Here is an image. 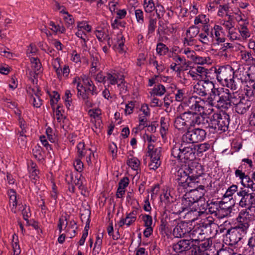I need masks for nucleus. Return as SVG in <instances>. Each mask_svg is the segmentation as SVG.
<instances>
[{"mask_svg": "<svg viewBox=\"0 0 255 255\" xmlns=\"http://www.w3.org/2000/svg\"><path fill=\"white\" fill-rule=\"evenodd\" d=\"M204 101L202 100L200 98H199V100H196V103L194 104V106L191 109V111L193 112L194 111V112L201 113L202 114L205 113L204 112Z\"/></svg>", "mask_w": 255, "mask_h": 255, "instance_id": "18", "label": "nucleus"}, {"mask_svg": "<svg viewBox=\"0 0 255 255\" xmlns=\"http://www.w3.org/2000/svg\"><path fill=\"white\" fill-rule=\"evenodd\" d=\"M31 101L32 102L34 107L39 108L42 105V100L39 97L38 94H35V96L32 95Z\"/></svg>", "mask_w": 255, "mask_h": 255, "instance_id": "37", "label": "nucleus"}, {"mask_svg": "<svg viewBox=\"0 0 255 255\" xmlns=\"http://www.w3.org/2000/svg\"><path fill=\"white\" fill-rule=\"evenodd\" d=\"M209 94V100L210 102L215 103L217 101L219 98L222 94V92H220L219 89L215 88V86H214L213 90L210 91Z\"/></svg>", "mask_w": 255, "mask_h": 255, "instance_id": "21", "label": "nucleus"}, {"mask_svg": "<svg viewBox=\"0 0 255 255\" xmlns=\"http://www.w3.org/2000/svg\"><path fill=\"white\" fill-rule=\"evenodd\" d=\"M166 92L165 87L161 84L155 85L152 91L151 95L154 96H162Z\"/></svg>", "mask_w": 255, "mask_h": 255, "instance_id": "27", "label": "nucleus"}, {"mask_svg": "<svg viewBox=\"0 0 255 255\" xmlns=\"http://www.w3.org/2000/svg\"><path fill=\"white\" fill-rule=\"evenodd\" d=\"M249 227V223L247 222H245L244 219H243V221H239V224L234 228L237 229L243 237L246 234Z\"/></svg>", "mask_w": 255, "mask_h": 255, "instance_id": "20", "label": "nucleus"}, {"mask_svg": "<svg viewBox=\"0 0 255 255\" xmlns=\"http://www.w3.org/2000/svg\"><path fill=\"white\" fill-rule=\"evenodd\" d=\"M61 12L67 14V16L64 17V19L67 24V26L70 27L74 23V19L72 15L68 14L67 11H64L63 10H61Z\"/></svg>", "mask_w": 255, "mask_h": 255, "instance_id": "41", "label": "nucleus"}, {"mask_svg": "<svg viewBox=\"0 0 255 255\" xmlns=\"http://www.w3.org/2000/svg\"><path fill=\"white\" fill-rule=\"evenodd\" d=\"M185 116L184 113L177 116L174 121V126L175 128L179 130H185L188 129V127L186 122L185 121Z\"/></svg>", "mask_w": 255, "mask_h": 255, "instance_id": "15", "label": "nucleus"}, {"mask_svg": "<svg viewBox=\"0 0 255 255\" xmlns=\"http://www.w3.org/2000/svg\"><path fill=\"white\" fill-rule=\"evenodd\" d=\"M191 225L187 222L181 221L178 223L173 230V235L176 238H181L191 231Z\"/></svg>", "mask_w": 255, "mask_h": 255, "instance_id": "8", "label": "nucleus"}, {"mask_svg": "<svg viewBox=\"0 0 255 255\" xmlns=\"http://www.w3.org/2000/svg\"><path fill=\"white\" fill-rule=\"evenodd\" d=\"M128 182L129 180L128 177L123 178L119 183V187L124 189L128 185Z\"/></svg>", "mask_w": 255, "mask_h": 255, "instance_id": "57", "label": "nucleus"}, {"mask_svg": "<svg viewBox=\"0 0 255 255\" xmlns=\"http://www.w3.org/2000/svg\"><path fill=\"white\" fill-rule=\"evenodd\" d=\"M196 100H199V97L192 96L188 98L187 100H185L184 103H185L191 110L194 104L196 103Z\"/></svg>", "mask_w": 255, "mask_h": 255, "instance_id": "43", "label": "nucleus"}, {"mask_svg": "<svg viewBox=\"0 0 255 255\" xmlns=\"http://www.w3.org/2000/svg\"><path fill=\"white\" fill-rule=\"evenodd\" d=\"M175 98L177 101L181 102L185 100V93L184 89H179L175 94Z\"/></svg>", "mask_w": 255, "mask_h": 255, "instance_id": "40", "label": "nucleus"}, {"mask_svg": "<svg viewBox=\"0 0 255 255\" xmlns=\"http://www.w3.org/2000/svg\"><path fill=\"white\" fill-rule=\"evenodd\" d=\"M210 145L209 144L204 143L198 145L197 151L199 153H202L209 149Z\"/></svg>", "mask_w": 255, "mask_h": 255, "instance_id": "49", "label": "nucleus"}, {"mask_svg": "<svg viewBox=\"0 0 255 255\" xmlns=\"http://www.w3.org/2000/svg\"><path fill=\"white\" fill-rule=\"evenodd\" d=\"M22 214L23 215V219L25 221H27V222H28V218L30 215V213L29 212V209L27 208L26 209V207L24 208L23 210H22Z\"/></svg>", "mask_w": 255, "mask_h": 255, "instance_id": "64", "label": "nucleus"}, {"mask_svg": "<svg viewBox=\"0 0 255 255\" xmlns=\"http://www.w3.org/2000/svg\"><path fill=\"white\" fill-rule=\"evenodd\" d=\"M105 34V31L103 29L97 30L95 31L96 36L100 41H103V38L104 37Z\"/></svg>", "mask_w": 255, "mask_h": 255, "instance_id": "61", "label": "nucleus"}, {"mask_svg": "<svg viewBox=\"0 0 255 255\" xmlns=\"http://www.w3.org/2000/svg\"><path fill=\"white\" fill-rule=\"evenodd\" d=\"M238 190V186L236 185H232L227 190L224 197H232L234 193Z\"/></svg>", "mask_w": 255, "mask_h": 255, "instance_id": "39", "label": "nucleus"}, {"mask_svg": "<svg viewBox=\"0 0 255 255\" xmlns=\"http://www.w3.org/2000/svg\"><path fill=\"white\" fill-rule=\"evenodd\" d=\"M10 203H13V206H15L17 205L16 192L13 190H10L9 193Z\"/></svg>", "mask_w": 255, "mask_h": 255, "instance_id": "52", "label": "nucleus"}, {"mask_svg": "<svg viewBox=\"0 0 255 255\" xmlns=\"http://www.w3.org/2000/svg\"><path fill=\"white\" fill-rule=\"evenodd\" d=\"M181 201V205L184 210H188V208L195 203L194 202V200H192V199L190 198L189 197H188L186 194L184 195Z\"/></svg>", "mask_w": 255, "mask_h": 255, "instance_id": "23", "label": "nucleus"}, {"mask_svg": "<svg viewBox=\"0 0 255 255\" xmlns=\"http://www.w3.org/2000/svg\"><path fill=\"white\" fill-rule=\"evenodd\" d=\"M82 100L85 105L88 107H92L95 104V99L90 96L88 92H83L81 95Z\"/></svg>", "mask_w": 255, "mask_h": 255, "instance_id": "19", "label": "nucleus"}, {"mask_svg": "<svg viewBox=\"0 0 255 255\" xmlns=\"http://www.w3.org/2000/svg\"><path fill=\"white\" fill-rule=\"evenodd\" d=\"M74 166L75 167V169L78 172H81L82 171V169L83 167V163L80 160H76L74 163Z\"/></svg>", "mask_w": 255, "mask_h": 255, "instance_id": "59", "label": "nucleus"}, {"mask_svg": "<svg viewBox=\"0 0 255 255\" xmlns=\"http://www.w3.org/2000/svg\"><path fill=\"white\" fill-rule=\"evenodd\" d=\"M253 181L249 175L246 174L245 177L242 179L241 183L244 187L248 188Z\"/></svg>", "mask_w": 255, "mask_h": 255, "instance_id": "44", "label": "nucleus"}, {"mask_svg": "<svg viewBox=\"0 0 255 255\" xmlns=\"http://www.w3.org/2000/svg\"><path fill=\"white\" fill-rule=\"evenodd\" d=\"M172 199V197H171L170 193L167 192L164 193L163 197L161 196V201L166 204L167 207L170 206L171 203L173 202Z\"/></svg>", "mask_w": 255, "mask_h": 255, "instance_id": "38", "label": "nucleus"}, {"mask_svg": "<svg viewBox=\"0 0 255 255\" xmlns=\"http://www.w3.org/2000/svg\"><path fill=\"white\" fill-rule=\"evenodd\" d=\"M102 244V240L99 236H98L96 238V241L95 243L93 251H97L98 252L100 250Z\"/></svg>", "mask_w": 255, "mask_h": 255, "instance_id": "54", "label": "nucleus"}, {"mask_svg": "<svg viewBox=\"0 0 255 255\" xmlns=\"http://www.w3.org/2000/svg\"><path fill=\"white\" fill-rule=\"evenodd\" d=\"M204 188V186L200 185L198 188L191 189L189 190V192L186 194L188 197L192 199V200H194V202L196 203L201 200L202 199H204L203 197L204 194L203 192Z\"/></svg>", "mask_w": 255, "mask_h": 255, "instance_id": "14", "label": "nucleus"}, {"mask_svg": "<svg viewBox=\"0 0 255 255\" xmlns=\"http://www.w3.org/2000/svg\"><path fill=\"white\" fill-rule=\"evenodd\" d=\"M156 51L160 55H164L168 51V48L165 44L159 43L157 44Z\"/></svg>", "mask_w": 255, "mask_h": 255, "instance_id": "29", "label": "nucleus"}, {"mask_svg": "<svg viewBox=\"0 0 255 255\" xmlns=\"http://www.w3.org/2000/svg\"><path fill=\"white\" fill-rule=\"evenodd\" d=\"M170 205L171 207L169 206L167 207L170 208V212H171L172 214H180L181 213L185 211L181 204L180 203H173L172 205L170 204Z\"/></svg>", "mask_w": 255, "mask_h": 255, "instance_id": "24", "label": "nucleus"}, {"mask_svg": "<svg viewBox=\"0 0 255 255\" xmlns=\"http://www.w3.org/2000/svg\"><path fill=\"white\" fill-rule=\"evenodd\" d=\"M30 61L32 64L31 67L33 70L32 74H33L34 78H36V76H37L41 68V64L39 59L37 58L32 57L30 59Z\"/></svg>", "mask_w": 255, "mask_h": 255, "instance_id": "17", "label": "nucleus"}, {"mask_svg": "<svg viewBox=\"0 0 255 255\" xmlns=\"http://www.w3.org/2000/svg\"><path fill=\"white\" fill-rule=\"evenodd\" d=\"M217 78L218 81H227L231 79L232 74L233 73L231 67L222 66L220 67L216 72Z\"/></svg>", "mask_w": 255, "mask_h": 255, "instance_id": "12", "label": "nucleus"}, {"mask_svg": "<svg viewBox=\"0 0 255 255\" xmlns=\"http://www.w3.org/2000/svg\"><path fill=\"white\" fill-rule=\"evenodd\" d=\"M230 93L222 92V94L218 99L217 106L224 109L230 108Z\"/></svg>", "mask_w": 255, "mask_h": 255, "instance_id": "16", "label": "nucleus"}, {"mask_svg": "<svg viewBox=\"0 0 255 255\" xmlns=\"http://www.w3.org/2000/svg\"><path fill=\"white\" fill-rule=\"evenodd\" d=\"M77 148L79 158L83 157L87 153V151H89L88 150H85V144L84 142H79L77 146Z\"/></svg>", "mask_w": 255, "mask_h": 255, "instance_id": "34", "label": "nucleus"}, {"mask_svg": "<svg viewBox=\"0 0 255 255\" xmlns=\"http://www.w3.org/2000/svg\"><path fill=\"white\" fill-rule=\"evenodd\" d=\"M157 20L155 18H150L148 25V34H152L156 27Z\"/></svg>", "mask_w": 255, "mask_h": 255, "instance_id": "30", "label": "nucleus"}, {"mask_svg": "<svg viewBox=\"0 0 255 255\" xmlns=\"http://www.w3.org/2000/svg\"><path fill=\"white\" fill-rule=\"evenodd\" d=\"M181 142L182 143V139ZM188 144L183 142L182 152H181V162L186 163L188 161H192L196 158V148L191 146H187Z\"/></svg>", "mask_w": 255, "mask_h": 255, "instance_id": "9", "label": "nucleus"}, {"mask_svg": "<svg viewBox=\"0 0 255 255\" xmlns=\"http://www.w3.org/2000/svg\"><path fill=\"white\" fill-rule=\"evenodd\" d=\"M195 69L197 73L199 74H201L200 75H202V79H204V76H205L206 77H207L206 74L208 73V70L207 69H205L204 67L202 66H197V68Z\"/></svg>", "mask_w": 255, "mask_h": 255, "instance_id": "58", "label": "nucleus"}, {"mask_svg": "<svg viewBox=\"0 0 255 255\" xmlns=\"http://www.w3.org/2000/svg\"><path fill=\"white\" fill-rule=\"evenodd\" d=\"M214 84L209 80L201 79L194 87L195 91L200 96H206L213 90Z\"/></svg>", "mask_w": 255, "mask_h": 255, "instance_id": "6", "label": "nucleus"}, {"mask_svg": "<svg viewBox=\"0 0 255 255\" xmlns=\"http://www.w3.org/2000/svg\"><path fill=\"white\" fill-rule=\"evenodd\" d=\"M226 237L230 240L229 244L232 246L237 245L243 238L240 233L234 228L227 230Z\"/></svg>", "mask_w": 255, "mask_h": 255, "instance_id": "11", "label": "nucleus"}, {"mask_svg": "<svg viewBox=\"0 0 255 255\" xmlns=\"http://www.w3.org/2000/svg\"><path fill=\"white\" fill-rule=\"evenodd\" d=\"M217 225L214 223L204 224L201 226H195L193 228L191 227V231L189 233L190 240H192V243H197L199 241H203L206 238L205 234L208 232L211 234L212 233V228H216Z\"/></svg>", "mask_w": 255, "mask_h": 255, "instance_id": "2", "label": "nucleus"}, {"mask_svg": "<svg viewBox=\"0 0 255 255\" xmlns=\"http://www.w3.org/2000/svg\"><path fill=\"white\" fill-rule=\"evenodd\" d=\"M247 245L251 249H254L255 248V234L252 235V236L248 240Z\"/></svg>", "mask_w": 255, "mask_h": 255, "instance_id": "62", "label": "nucleus"}, {"mask_svg": "<svg viewBox=\"0 0 255 255\" xmlns=\"http://www.w3.org/2000/svg\"><path fill=\"white\" fill-rule=\"evenodd\" d=\"M135 102L131 101L128 104L126 105L125 113L126 114H130L133 112V109L134 107Z\"/></svg>", "mask_w": 255, "mask_h": 255, "instance_id": "53", "label": "nucleus"}, {"mask_svg": "<svg viewBox=\"0 0 255 255\" xmlns=\"http://www.w3.org/2000/svg\"><path fill=\"white\" fill-rule=\"evenodd\" d=\"M252 105V102L247 97H244L236 106L235 111L237 113L243 115L249 110Z\"/></svg>", "mask_w": 255, "mask_h": 255, "instance_id": "13", "label": "nucleus"}, {"mask_svg": "<svg viewBox=\"0 0 255 255\" xmlns=\"http://www.w3.org/2000/svg\"><path fill=\"white\" fill-rule=\"evenodd\" d=\"M244 165H245L244 164H242L239 167V168L237 170H236L235 172V175L236 177H239V179L241 180L242 179L245 177L246 174L245 172H243V168L244 167Z\"/></svg>", "mask_w": 255, "mask_h": 255, "instance_id": "46", "label": "nucleus"}, {"mask_svg": "<svg viewBox=\"0 0 255 255\" xmlns=\"http://www.w3.org/2000/svg\"><path fill=\"white\" fill-rule=\"evenodd\" d=\"M190 252L191 255H204V252L200 248L198 245L194 244L193 243V247H191Z\"/></svg>", "mask_w": 255, "mask_h": 255, "instance_id": "33", "label": "nucleus"}, {"mask_svg": "<svg viewBox=\"0 0 255 255\" xmlns=\"http://www.w3.org/2000/svg\"><path fill=\"white\" fill-rule=\"evenodd\" d=\"M237 195L241 197L239 202V205L242 207L249 206L248 210L255 208V207H251V205L255 204V193H249L248 191L241 188V190L237 192Z\"/></svg>", "mask_w": 255, "mask_h": 255, "instance_id": "5", "label": "nucleus"}, {"mask_svg": "<svg viewBox=\"0 0 255 255\" xmlns=\"http://www.w3.org/2000/svg\"><path fill=\"white\" fill-rule=\"evenodd\" d=\"M188 74H189L194 80H199V81L202 79V75L197 73V72L194 70H190Z\"/></svg>", "mask_w": 255, "mask_h": 255, "instance_id": "60", "label": "nucleus"}, {"mask_svg": "<svg viewBox=\"0 0 255 255\" xmlns=\"http://www.w3.org/2000/svg\"><path fill=\"white\" fill-rule=\"evenodd\" d=\"M241 29L240 30V32L243 37L247 38L250 36L249 33L247 26L245 24L241 25Z\"/></svg>", "mask_w": 255, "mask_h": 255, "instance_id": "56", "label": "nucleus"}, {"mask_svg": "<svg viewBox=\"0 0 255 255\" xmlns=\"http://www.w3.org/2000/svg\"><path fill=\"white\" fill-rule=\"evenodd\" d=\"M243 97V96H240L238 94H235L234 93L231 94L230 93V107L233 105L235 106V108H236Z\"/></svg>", "mask_w": 255, "mask_h": 255, "instance_id": "26", "label": "nucleus"}, {"mask_svg": "<svg viewBox=\"0 0 255 255\" xmlns=\"http://www.w3.org/2000/svg\"><path fill=\"white\" fill-rule=\"evenodd\" d=\"M161 163L160 159H151V162L149 164V167L150 169L155 170L160 166Z\"/></svg>", "mask_w": 255, "mask_h": 255, "instance_id": "45", "label": "nucleus"}, {"mask_svg": "<svg viewBox=\"0 0 255 255\" xmlns=\"http://www.w3.org/2000/svg\"><path fill=\"white\" fill-rule=\"evenodd\" d=\"M78 29H81L86 30L87 32H90L91 30V27L86 22H79L77 25Z\"/></svg>", "mask_w": 255, "mask_h": 255, "instance_id": "51", "label": "nucleus"}, {"mask_svg": "<svg viewBox=\"0 0 255 255\" xmlns=\"http://www.w3.org/2000/svg\"><path fill=\"white\" fill-rule=\"evenodd\" d=\"M81 176V174L78 175V174H77V175L75 176H74L73 174H71V182L73 183V184L77 186L79 189H82L83 183L80 178Z\"/></svg>", "mask_w": 255, "mask_h": 255, "instance_id": "28", "label": "nucleus"}, {"mask_svg": "<svg viewBox=\"0 0 255 255\" xmlns=\"http://www.w3.org/2000/svg\"><path fill=\"white\" fill-rule=\"evenodd\" d=\"M144 6L146 12H151L155 9V5L153 0H148V2L146 1V0H144Z\"/></svg>", "mask_w": 255, "mask_h": 255, "instance_id": "35", "label": "nucleus"}, {"mask_svg": "<svg viewBox=\"0 0 255 255\" xmlns=\"http://www.w3.org/2000/svg\"><path fill=\"white\" fill-rule=\"evenodd\" d=\"M185 121L186 122L188 129L196 126L205 128L207 121L206 119V114L197 113L191 111L184 112Z\"/></svg>", "mask_w": 255, "mask_h": 255, "instance_id": "4", "label": "nucleus"}, {"mask_svg": "<svg viewBox=\"0 0 255 255\" xmlns=\"http://www.w3.org/2000/svg\"><path fill=\"white\" fill-rule=\"evenodd\" d=\"M186 172L185 169H179L175 178L178 186H182L184 188H187L188 187H192L194 185V182L190 181V178Z\"/></svg>", "mask_w": 255, "mask_h": 255, "instance_id": "7", "label": "nucleus"}, {"mask_svg": "<svg viewBox=\"0 0 255 255\" xmlns=\"http://www.w3.org/2000/svg\"><path fill=\"white\" fill-rule=\"evenodd\" d=\"M205 128H209L216 131H226L228 130L230 121L229 115L225 112L214 113L212 115L208 116L206 114Z\"/></svg>", "mask_w": 255, "mask_h": 255, "instance_id": "1", "label": "nucleus"}, {"mask_svg": "<svg viewBox=\"0 0 255 255\" xmlns=\"http://www.w3.org/2000/svg\"><path fill=\"white\" fill-rule=\"evenodd\" d=\"M198 245L204 252L208 250L211 246L209 240L204 241V242L201 243L200 244L198 243Z\"/></svg>", "mask_w": 255, "mask_h": 255, "instance_id": "55", "label": "nucleus"}, {"mask_svg": "<svg viewBox=\"0 0 255 255\" xmlns=\"http://www.w3.org/2000/svg\"><path fill=\"white\" fill-rule=\"evenodd\" d=\"M140 163V161L135 157L128 158L127 161V164L134 170H138Z\"/></svg>", "mask_w": 255, "mask_h": 255, "instance_id": "25", "label": "nucleus"}, {"mask_svg": "<svg viewBox=\"0 0 255 255\" xmlns=\"http://www.w3.org/2000/svg\"><path fill=\"white\" fill-rule=\"evenodd\" d=\"M205 17H206V15L204 14H201L199 15L198 16L196 17L194 20V24L196 25L201 23L204 25L207 24L209 21V19H205V20H203V18H205Z\"/></svg>", "mask_w": 255, "mask_h": 255, "instance_id": "42", "label": "nucleus"}, {"mask_svg": "<svg viewBox=\"0 0 255 255\" xmlns=\"http://www.w3.org/2000/svg\"><path fill=\"white\" fill-rule=\"evenodd\" d=\"M193 62L198 64H204L207 62L206 59L204 57L196 56H195Z\"/></svg>", "mask_w": 255, "mask_h": 255, "instance_id": "63", "label": "nucleus"}, {"mask_svg": "<svg viewBox=\"0 0 255 255\" xmlns=\"http://www.w3.org/2000/svg\"><path fill=\"white\" fill-rule=\"evenodd\" d=\"M185 169L190 178V181L192 182L193 181V182H194L193 185H194L196 182H198V181H196V179H197L203 173L201 165H191L188 166Z\"/></svg>", "mask_w": 255, "mask_h": 255, "instance_id": "10", "label": "nucleus"}, {"mask_svg": "<svg viewBox=\"0 0 255 255\" xmlns=\"http://www.w3.org/2000/svg\"><path fill=\"white\" fill-rule=\"evenodd\" d=\"M139 124L138 128H139V129L140 130L144 128L147 127L148 126L147 120L145 117H140L139 118Z\"/></svg>", "mask_w": 255, "mask_h": 255, "instance_id": "50", "label": "nucleus"}, {"mask_svg": "<svg viewBox=\"0 0 255 255\" xmlns=\"http://www.w3.org/2000/svg\"><path fill=\"white\" fill-rule=\"evenodd\" d=\"M199 32V28L195 25L190 27L189 29L187 30L186 35L187 36H190V38L195 37Z\"/></svg>", "mask_w": 255, "mask_h": 255, "instance_id": "31", "label": "nucleus"}, {"mask_svg": "<svg viewBox=\"0 0 255 255\" xmlns=\"http://www.w3.org/2000/svg\"><path fill=\"white\" fill-rule=\"evenodd\" d=\"M253 53L250 51H244L242 52V58L246 62L255 61V59L253 57Z\"/></svg>", "mask_w": 255, "mask_h": 255, "instance_id": "36", "label": "nucleus"}, {"mask_svg": "<svg viewBox=\"0 0 255 255\" xmlns=\"http://www.w3.org/2000/svg\"><path fill=\"white\" fill-rule=\"evenodd\" d=\"M207 135L206 130L202 128H189L181 137L182 142L192 144L203 141Z\"/></svg>", "mask_w": 255, "mask_h": 255, "instance_id": "3", "label": "nucleus"}, {"mask_svg": "<svg viewBox=\"0 0 255 255\" xmlns=\"http://www.w3.org/2000/svg\"><path fill=\"white\" fill-rule=\"evenodd\" d=\"M142 220L144 222L145 227H151L152 224V217L148 215H144L142 217Z\"/></svg>", "mask_w": 255, "mask_h": 255, "instance_id": "47", "label": "nucleus"}, {"mask_svg": "<svg viewBox=\"0 0 255 255\" xmlns=\"http://www.w3.org/2000/svg\"><path fill=\"white\" fill-rule=\"evenodd\" d=\"M183 143L181 142L180 147L174 146L171 150V155L181 162V152H182Z\"/></svg>", "mask_w": 255, "mask_h": 255, "instance_id": "22", "label": "nucleus"}, {"mask_svg": "<svg viewBox=\"0 0 255 255\" xmlns=\"http://www.w3.org/2000/svg\"><path fill=\"white\" fill-rule=\"evenodd\" d=\"M161 148L160 147L155 148L153 151L148 153L150 159H160Z\"/></svg>", "mask_w": 255, "mask_h": 255, "instance_id": "32", "label": "nucleus"}, {"mask_svg": "<svg viewBox=\"0 0 255 255\" xmlns=\"http://www.w3.org/2000/svg\"><path fill=\"white\" fill-rule=\"evenodd\" d=\"M135 15L137 21L139 23H142L144 21L143 13L142 11L140 9L135 10Z\"/></svg>", "mask_w": 255, "mask_h": 255, "instance_id": "48", "label": "nucleus"}]
</instances>
